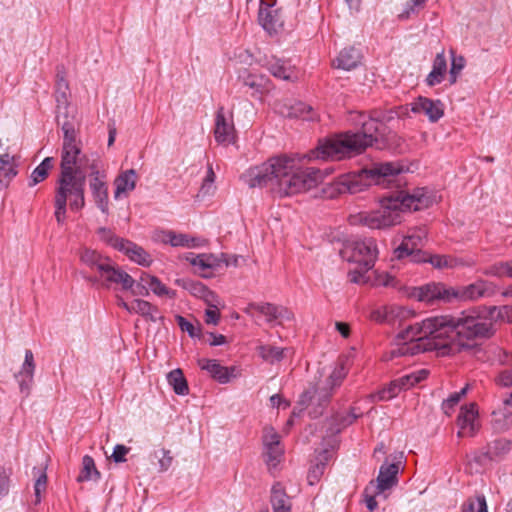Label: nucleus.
Listing matches in <instances>:
<instances>
[{"label": "nucleus", "mask_w": 512, "mask_h": 512, "mask_svg": "<svg viewBox=\"0 0 512 512\" xmlns=\"http://www.w3.org/2000/svg\"><path fill=\"white\" fill-rule=\"evenodd\" d=\"M274 110L288 118H301L306 121H314L317 119V114L314 112L312 106L301 101H276L274 103Z\"/></svg>", "instance_id": "nucleus-16"}, {"label": "nucleus", "mask_w": 512, "mask_h": 512, "mask_svg": "<svg viewBox=\"0 0 512 512\" xmlns=\"http://www.w3.org/2000/svg\"><path fill=\"white\" fill-rule=\"evenodd\" d=\"M469 386L466 385L459 392H455L451 394L446 400L442 403V409L445 414L449 415L453 410L454 406L457 405L460 399L467 393Z\"/></svg>", "instance_id": "nucleus-58"}, {"label": "nucleus", "mask_w": 512, "mask_h": 512, "mask_svg": "<svg viewBox=\"0 0 512 512\" xmlns=\"http://www.w3.org/2000/svg\"><path fill=\"white\" fill-rule=\"evenodd\" d=\"M268 70L277 78L290 80L294 77V68L288 62L281 59H273L268 62Z\"/></svg>", "instance_id": "nucleus-36"}, {"label": "nucleus", "mask_w": 512, "mask_h": 512, "mask_svg": "<svg viewBox=\"0 0 512 512\" xmlns=\"http://www.w3.org/2000/svg\"><path fill=\"white\" fill-rule=\"evenodd\" d=\"M287 348H280L272 345H261L258 347L260 357L271 364L282 361L285 356Z\"/></svg>", "instance_id": "nucleus-41"}, {"label": "nucleus", "mask_w": 512, "mask_h": 512, "mask_svg": "<svg viewBox=\"0 0 512 512\" xmlns=\"http://www.w3.org/2000/svg\"><path fill=\"white\" fill-rule=\"evenodd\" d=\"M90 282L100 281L103 287L120 286L123 290H130L135 280L126 271L117 266L111 259L106 263L98 277H85Z\"/></svg>", "instance_id": "nucleus-10"}, {"label": "nucleus", "mask_w": 512, "mask_h": 512, "mask_svg": "<svg viewBox=\"0 0 512 512\" xmlns=\"http://www.w3.org/2000/svg\"><path fill=\"white\" fill-rule=\"evenodd\" d=\"M398 348L393 350V355H415L430 351L429 340L424 336V320L421 323L408 325L397 335Z\"/></svg>", "instance_id": "nucleus-8"}, {"label": "nucleus", "mask_w": 512, "mask_h": 512, "mask_svg": "<svg viewBox=\"0 0 512 512\" xmlns=\"http://www.w3.org/2000/svg\"><path fill=\"white\" fill-rule=\"evenodd\" d=\"M388 324L392 326H401L404 321L413 316V312L405 307L397 305H387Z\"/></svg>", "instance_id": "nucleus-42"}, {"label": "nucleus", "mask_w": 512, "mask_h": 512, "mask_svg": "<svg viewBox=\"0 0 512 512\" xmlns=\"http://www.w3.org/2000/svg\"><path fill=\"white\" fill-rule=\"evenodd\" d=\"M131 308L132 313L139 314L149 321L156 322L158 319H162L158 308L146 300L135 299L131 303Z\"/></svg>", "instance_id": "nucleus-35"}, {"label": "nucleus", "mask_w": 512, "mask_h": 512, "mask_svg": "<svg viewBox=\"0 0 512 512\" xmlns=\"http://www.w3.org/2000/svg\"><path fill=\"white\" fill-rule=\"evenodd\" d=\"M99 238L101 241L105 242L107 245L113 247L116 250L120 249V246L122 245L124 238L118 237L114 234L113 231L107 228H99L97 231Z\"/></svg>", "instance_id": "nucleus-54"}, {"label": "nucleus", "mask_w": 512, "mask_h": 512, "mask_svg": "<svg viewBox=\"0 0 512 512\" xmlns=\"http://www.w3.org/2000/svg\"><path fill=\"white\" fill-rule=\"evenodd\" d=\"M84 161L88 159L82 153L81 145L62 146L60 174L84 175L82 171Z\"/></svg>", "instance_id": "nucleus-14"}, {"label": "nucleus", "mask_w": 512, "mask_h": 512, "mask_svg": "<svg viewBox=\"0 0 512 512\" xmlns=\"http://www.w3.org/2000/svg\"><path fill=\"white\" fill-rule=\"evenodd\" d=\"M447 72V61L444 50L436 54L433 61L432 70L426 77V84L430 87L440 84Z\"/></svg>", "instance_id": "nucleus-28"}, {"label": "nucleus", "mask_w": 512, "mask_h": 512, "mask_svg": "<svg viewBox=\"0 0 512 512\" xmlns=\"http://www.w3.org/2000/svg\"><path fill=\"white\" fill-rule=\"evenodd\" d=\"M429 375V371L427 369H420L417 371H413L409 374H406L398 379L402 390H407L414 385L420 383L425 380Z\"/></svg>", "instance_id": "nucleus-44"}, {"label": "nucleus", "mask_w": 512, "mask_h": 512, "mask_svg": "<svg viewBox=\"0 0 512 512\" xmlns=\"http://www.w3.org/2000/svg\"><path fill=\"white\" fill-rule=\"evenodd\" d=\"M333 391L334 389L327 383H317L303 392L300 398V404L314 406V409L309 413L311 417L316 418L323 413V409L329 403Z\"/></svg>", "instance_id": "nucleus-12"}, {"label": "nucleus", "mask_w": 512, "mask_h": 512, "mask_svg": "<svg viewBox=\"0 0 512 512\" xmlns=\"http://www.w3.org/2000/svg\"><path fill=\"white\" fill-rule=\"evenodd\" d=\"M403 167L396 162L376 163L369 169H363L359 173H351L340 176L334 183L340 194H356L375 184L383 187H399L402 178Z\"/></svg>", "instance_id": "nucleus-4"}, {"label": "nucleus", "mask_w": 512, "mask_h": 512, "mask_svg": "<svg viewBox=\"0 0 512 512\" xmlns=\"http://www.w3.org/2000/svg\"><path fill=\"white\" fill-rule=\"evenodd\" d=\"M453 287H448L443 283H428L419 287H413L409 296L427 304L439 302H452Z\"/></svg>", "instance_id": "nucleus-11"}, {"label": "nucleus", "mask_w": 512, "mask_h": 512, "mask_svg": "<svg viewBox=\"0 0 512 512\" xmlns=\"http://www.w3.org/2000/svg\"><path fill=\"white\" fill-rule=\"evenodd\" d=\"M457 424L459 426V437H472L475 435L479 428L478 410L475 403H470L461 408L457 417Z\"/></svg>", "instance_id": "nucleus-17"}, {"label": "nucleus", "mask_w": 512, "mask_h": 512, "mask_svg": "<svg viewBox=\"0 0 512 512\" xmlns=\"http://www.w3.org/2000/svg\"><path fill=\"white\" fill-rule=\"evenodd\" d=\"M118 251L124 253L131 261L141 266L148 267L152 263L151 255L144 248L130 240L125 239Z\"/></svg>", "instance_id": "nucleus-23"}, {"label": "nucleus", "mask_w": 512, "mask_h": 512, "mask_svg": "<svg viewBox=\"0 0 512 512\" xmlns=\"http://www.w3.org/2000/svg\"><path fill=\"white\" fill-rule=\"evenodd\" d=\"M400 462L387 463L385 462L379 470V475L374 481L375 493L381 494L398 483Z\"/></svg>", "instance_id": "nucleus-19"}, {"label": "nucleus", "mask_w": 512, "mask_h": 512, "mask_svg": "<svg viewBox=\"0 0 512 512\" xmlns=\"http://www.w3.org/2000/svg\"><path fill=\"white\" fill-rule=\"evenodd\" d=\"M214 137L218 144L229 145L236 142V129L232 114L227 117L223 107H219L215 115Z\"/></svg>", "instance_id": "nucleus-15"}, {"label": "nucleus", "mask_w": 512, "mask_h": 512, "mask_svg": "<svg viewBox=\"0 0 512 512\" xmlns=\"http://www.w3.org/2000/svg\"><path fill=\"white\" fill-rule=\"evenodd\" d=\"M243 84L256 93H262L267 88V79L262 75L247 74L243 76Z\"/></svg>", "instance_id": "nucleus-50"}, {"label": "nucleus", "mask_w": 512, "mask_h": 512, "mask_svg": "<svg viewBox=\"0 0 512 512\" xmlns=\"http://www.w3.org/2000/svg\"><path fill=\"white\" fill-rule=\"evenodd\" d=\"M341 256L348 262L358 265L349 273L350 280L356 284H366L370 281L367 273L373 269L378 257V248L373 238H355L345 242Z\"/></svg>", "instance_id": "nucleus-6"}, {"label": "nucleus", "mask_w": 512, "mask_h": 512, "mask_svg": "<svg viewBox=\"0 0 512 512\" xmlns=\"http://www.w3.org/2000/svg\"><path fill=\"white\" fill-rule=\"evenodd\" d=\"M331 458V453L328 450H323L316 458V463L310 468L308 473V481L310 485L315 484L319 478L323 475L325 466L329 459Z\"/></svg>", "instance_id": "nucleus-39"}, {"label": "nucleus", "mask_w": 512, "mask_h": 512, "mask_svg": "<svg viewBox=\"0 0 512 512\" xmlns=\"http://www.w3.org/2000/svg\"><path fill=\"white\" fill-rule=\"evenodd\" d=\"M18 163L15 156L8 153L0 155V189H5L18 174Z\"/></svg>", "instance_id": "nucleus-25"}, {"label": "nucleus", "mask_w": 512, "mask_h": 512, "mask_svg": "<svg viewBox=\"0 0 512 512\" xmlns=\"http://www.w3.org/2000/svg\"><path fill=\"white\" fill-rule=\"evenodd\" d=\"M426 237L427 231L424 228L410 229L403 237L401 244L394 250L395 257L398 259L411 257L414 262H426L421 251Z\"/></svg>", "instance_id": "nucleus-9"}, {"label": "nucleus", "mask_w": 512, "mask_h": 512, "mask_svg": "<svg viewBox=\"0 0 512 512\" xmlns=\"http://www.w3.org/2000/svg\"><path fill=\"white\" fill-rule=\"evenodd\" d=\"M106 178H90L89 187L94 197L97 207L103 212L108 213L109 198Z\"/></svg>", "instance_id": "nucleus-24"}, {"label": "nucleus", "mask_w": 512, "mask_h": 512, "mask_svg": "<svg viewBox=\"0 0 512 512\" xmlns=\"http://www.w3.org/2000/svg\"><path fill=\"white\" fill-rule=\"evenodd\" d=\"M361 61L360 52L354 47L344 48L340 51L335 60H333V66L337 69L352 70L356 68Z\"/></svg>", "instance_id": "nucleus-26"}, {"label": "nucleus", "mask_w": 512, "mask_h": 512, "mask_svg": "<svg viewBox=\"0 0 512 512\" xmlns=\"http://www.w3.org/2000/svg\"><path fill=\"white\" fill-rule=\"evenodd\" d=\"M511 448L510 441L507 439H497L487 445V450L483 456L493 460L507 453Z\"/></svg>", "instance_id": "nucleus-43"}, {"label": "nucleus", "mask_w": 512, "mask_h": 512, "mask_svg": "<svg viewBox=\"0 0 512 512\" xmlns=\"http://www.w3.org/2000/svg\"><path fill=\"white\" fill-rule=\"evenodd\" d=\"M215 177L216 176L213 171L212 164H208L207 173H206V176L203 180V183H202V185L200 187V191H199L203 196L213 194V192L215 190V186H214Z\"/></svg>", "instance_id": "nucleus-59"}, {"label": "nucleus", "mask_w": 512, "mask_h": 512, "mask_svg": "<svg viewBox=\"0 0 512 512\" xmlns=\"http://www.w3.org/2000/svg\"><path fill=\"white\" fill-rule=\"evenodd\" d=\"M100 477L101 473L96 468L94 459L89 455H85L82 458V468L80 474L77 477V481L86 482L91 480H99Z\"/></svg>", "instance_id": "nucleus-37"}, {"label": "nucleus", "mask_w": 512, "mask_h": 512, "mask_svg": "<svg viewBox=\"0 0 512 512\" xmlns=\"http://www.w3.org/2000/svg\"><path fill=\"white\" fill-rule=\"evenodd\" d=\"M149 279L148 286L157 296H167L174 298L176 293L168 289L157 277H147Z\"/></svg>", "instance_id": "nucleus-57"}, {"label": "nucleus", "mask_w": 512, "mask_h": 512, "mask_svg": "<svg viewBox=\"0 0 512 512\" xmlns=\"http://www.w3.org/2000/svg\"><path fill=\"white\" fill-rule=\"evenodd\" d=\"M256 311L265 316L266 322L269 324H282L284 321L294 319V314L290 309L269 302L261 303V306L256 307Z\"/></svg>", "instance_id": "nucleus-21"}, {"label": "nucleus", "mask_w": 512, "mask_h": 512, "mask_svg": "<svg viewBox=\"0 0 512 512\" xmlns=\"http://www.w3.org/2000/svg\"><path fill=\"white\" fill-rule=\"evenodd\" d=\"M167 381L177 395H187L189 387L181 369L177 368L167 374Z\"/></svg>", "instance_id": "nucleus-38"}, {"label": "nucleus", "mask_w": 512, "mask_h": 512, "mask_svg": "<svg viewBox=\"0 0 512 512\" xmlns=\"http://www.w3.org/2000/svg\"><path fill=\"white\" fill-rule=\"evenodd\" d=\"M187 260L195 267V272L201 277L210 278L213 276V273L209 269V264L206 263L202 254L194 255L191 253V257H187Z\"/></svg>", "instance_id": "nucleus-47"}, {"label": "nucleus", "mask_w": 512, "mask_h": 512, "mask_svg": "<svg viewBox=\"0 0 512 512\" xmlns=\"http://www.w3.org/2000/svg\"><path fill=\"white\" fill-rule=\"evenodd\" d=\"M137 181V173L134 169L126 170L122 173H120L115 181V191H114V197L117 199L122 194H125L127 192H130L135 189Z\"/></svg>", "instance_id": "nucleus-29"}, {"label": "nucleus", "mask_w": 512, "mask_h": 512, "mask_svg": "<svg viewBox=\"0 0 512 512\" xmlns=\"http://www.w3.org/2000/svg\"><path fill=\"white\" fill-rule=\"evenodd\" d=\"M258 21L269 34L276 33L283 25L279 11L263 0L260 3Z\"/></svg>", "instance_id": "nucleus-20"}, {"label": "nucleus", "mask_w": 512, "mask_h": 512, "mask_svg": "<svg viewBox=\"0 0 512 512\" xmlns=\"http://www.w3.org/2000/svg\"><path fill=\"white\" fill-rule=\"evenodd\" d=\"M462 512H488L486 499L483 495L469 498L462 506Z\"/></svg>", "instance_id": "nucleus-53"}, {"label": "nucleus", "mask_w": 512, "mask_h": 512, "mask_svg": "<svg viewBox=\"0 0 512 512\" xmlns=\"http://www.w3.org/2000/svg\"><path fill=\"white\" fill-rule=\"evenodd\" d=\"M410 105L413 113L426 115L432 123L437 122L444 115V106L440 100L419 96Z\"/></svg>", "instance_id": "nucleus-18"}, {"label": "nucleus", "mask_w": 512, "mask_h": 512, "mask_svg": "<svg viewBox=\"0 0 512 512\" xmlns=\"http://www.w3.org/2000/svg\"><path fill=\"white\" fill-rule=\"evenodd\" d=\"M395 118L393 111L371 110L368 114L359 112L352 120L361 126L357 133L345 132L319 141L318 146L302 158L280 155L269 158L261 165L246 170L241 180L249 187H269L279 197H286L316 187L324 178L322 170L303 167L302 160H342L359 154L378 142L385 130V124Z\"/></svg>", "instance_id": "nucleus-1"}, {"label": "nucleus", "mask_w": 512, "mask_h": 512, "mask_svg": "<svg viewBox=\"0 0 512 512\" xmlns=\"http://www.w3.org/2000/svg\"><path fill=\"white\" fill-rule=\"evenodd\" d=\"M452 61H451V68L449 71L450 75V83L454 84L457 81L458 75L461 73L465 66V58L463 56H457L455 55V52L453 49L450 50Z\"/></svg>", "instance_id": "nucleus-55"}, {"label": "nucleus", "mask_w": 512, "mask_h": 512, "mask_svg": "<svg viewBox=\"0 0 512 512\" xmlns=\"http://www.w3.org/2000/svg\"><path fill=\"white\" fill-rule=\"evenodd\" d=\"M47 486V475L45 472H41L36 479L34 484L35 504L40 503L41 493L45 492Z\"/></svg>", "instance_id": "nucleus-64"}, {"label": "nucleus", "mask_w": 512, "mask_h": 512, "mask_svg": "<svg viewBox=\"0 0 512 512\" xmlns=\"http://www.w3.org/2000/svg\"><path fill=\"white\" fill-rule=\"evenodd\" d=\"M63 131V144L62 146L80 145V142L76 140V130L74 124L68 120L67 113L65 112L64 121L61 124Z\"/></svg>", "instance_id": "nucleus-45"}, {"label": "nucleus", "mask_w": 512, "mask_h": 512, "mask_svg": "<svg viewBox=\"0 0 512 512\" xmlns=\"http://www.w3.org/2000/svg\"><path fill=\"white\" fill-rule=\"evenodd\" d=\"M85 180V175L59 174L54 197V215L59 225L65 222L67 205L76 212L84 208Z\"/></svg>", "instance_id": "nucleus-5"}, {"label": "nucleus", "mask_w": 512, "mask_h": 512, "mask_svg": "<svg viewBox=\"0 0 512 512\" xmlns=\"http://www.w3.org/2000/svg\"><path fill=\"white\" fill-rule=\"evenodd\" d=\"M426 261L438 269L454 268L458 265L457 259L446 255H432Z\"/></svg>", "instance_id": "nucleus-56"}, {"label": "nucleus", "mask_w": 512, "mask_h": 512, "mask_svg": "<svg viewBox=\"0 0 512 512\" xmlns=\"http://www.w3.org/2000/svg\"><path fill=\"white\" fill-rule=\"evenodd\" d=\"M262 441L264 447L281 444L280 435L273 427L270 426H267L263 429Z\"/></svg>", "instance_id": "nucleus-62"}, {"label": "nucleus", "mask_w": 512, "mask_h": 512, "mask_svg": "<svg viewBox=\"0 0 512 512\" xmlns=\"http://www.w3.org/2000/svg\"><path fill=\"white\" fill-rule=\"evenodd\" d=\"M402 391L398 379L392 380L386 387L379 391L380 400H390Z\"/></svg>", "instance_id": "nucleus-60"}, {"label": "nucleus", "mask_w": 512, "mask_h": 512, "mask_svg": "<svg viewBox=\"0 0 512 512\" xmlns=\"http://www.w3.org/2000/svg\"><path fill=\"white\" fill-rule=\"evenodd\" d=\"M510 308L504 306L498 310L493 306L488 309L490 318L481 314L479 309L465 310L454 316L456 323V342L450 346V352H461L476 347V340L489 338L494 334L492 318L502 316V311L508 312Z\"/></svg>", "instance_id": "nucleus-3"}, {"label": "nucleus", "mask_w": 512, "mask_h": 512, "mask_svg": "<svg viewBox=\"0 0 512 512\" xmlns=\"http://www.w3.org/2000/svg\"><path fill=\"white\" fill-rule=\"evenodd\" d=\"M496 291L497 287L493 282L478 279L466 286L453 287L452 301L454 299L460 301H477L481 298L495 295Z\"/></svg>", "instance_id": "nucleus-13"}, {"label": "nucleus", "mask_w": 512, "mask_h": 512, "mask_svg": "<svg viewBox=\"0 0 512 512\" xmlns=\"http://www.w3.org/2000/svg\"><path fill=\"white\" fill-rule=\"evenodd\" d=\"M378 494L375 493L374 480L370 481L369 485L364 489L363 496L365 500L366 507L373 511L377 508L378 503L375 497Z\"/></svg>", "instance_id": "nucleus-61"}, {"label": "nucleus", "mask_w": 512, "mask_h": 512, "mask_svg": "<svg viewBox=\"0 0 512 512\" xmlns=\"http://www.w3.org/2000/svg\"><path fill=\"white\" fill-rule=\"evenodd\" d=\"M79 258L83 265L87 266L89 269L97 272L98 274L110 260V258L101 255L96 250H92L86 247L79 251Z\"/></svg>", "instance_id": "nucleus-27"}, {"label": "nucleus", "mask_w": 512, "mask_h": 512, "mask_svg": "<svg viewBox=\"0 0 512 512\" xmlns=\"http://www.w3.org/2000/svg\"><path fill=\"white\" fill-rule=\"evenodd\" d=\"M430 199L422 192L408 194L404 190L391 192L380 200V208L360 212L350 217L351 224H361L371 229H385L402 222V212L418 211L428 207Z\"/></svg>", "instance_id": "nucleus-2"}, {"label": "nucleus", "mask_w": 512, "mask_h": 512, "mask_svg": "<svg viewBox=\"0 0 512 512\" xmlns=\"http://www.w3.org/2000/svg\"><path fill=\"white\" fill-rule=\"evenodd\" d=\"M199 365L201 369L206 370L218 382L223 384L229 382L231 377L229 369L222 366L217 360L201 359Z\"/></svg>", "instance_id": "nucleus-31"}, {"label": "nucleus", "mask_w": 512, "mask_h": 512, "mask_svg": "<svg viewBox=\"0 0 512 512\" xmlns=\"http://www.w3.org/2000/svg\"><path fill=\"white\" fill-rule=\"evenodd\" d=\"M53 166V157H46L43 159V161L32 171L29 180V186L32 187L44 181L48 177L49 172L52 170Z\"/></svg>", "instance_id": "nucleus-40"}, {"label": "nucleus", "mask_w": 512, "mask_h": 512, "mask_svg": "<svg viewBox=\"0 0 512 512\" xmlns=\"http://www.w3.org/2000/svg\"><path fill=\"white\" fill-rule=\"evenodd\" d=\"M427 0H408L403 11L398 15L399 19L407 20L418 14L425 6Z\"/></svg>", "instance_id": "nucleus-52"}, {"label": "nucleus", "mask_w": 512, "mask_h": 512, "mask_svg": "<svg viewBox=\"0 0 512 512\" xmlns=\"http://www.w3.org/2000/svg\"><path fill=\"white\" fill-rule=\"evenodd\" d=\"M492 425L497 431H504L512 426V406L503 402L502 406L492 413Z\"/></svg>", "instance_id": "nucleus-32"}, {"label": "nucleus", "mask_w": 512, "mask_h": 512, "mask_svg": "<svg viewBox=\"0 0 512 512\" xmlns=\"http://www.w3.org/2000/svg\"><path fill=\"white\" fill-rule=\"evenodd\" d=\"M176 284L200 299L208 288L203 283L191 279H177Z\"/></svg>", "instance_id": "nucleus-48"}, {"label": "nucleus", "mask_w": 512, "mask_h": 512, "mask_svg": "<svg viewBox=\"0 0 512 512\" xmlns=\"http://www.w3.org/2000/svg\"><path fill=\"white\" fill-rule=\"evenodd\" d=\"M358 415L354 414L353 411L346 416L337 415L332 421L336 422L335 426L331 423V427L328 429V433L330 435H335L341 432V430L349 425H351L356 419Z\"/></svg>", "instance_id": "nucleus-49"}, {"label": "nucleus", "mask_w": 512, "mask_h": 512, "mask_svg": "<svg viewBox=\"0 0 512 512\" xmlns=\"http://www.w3.org/2000/svg\"><path fill=\"white\" fill-rule=\"evenodd\" d=\"M347 373L348 369L346 368L344 361H341L335 366L329 377L324 382L331 386V388L335 389L341 385Z\"/></svg>", "instance_id": "nucleus-46"}, {"label": "nucleus", "mask_w": 512, "mask_h": 512, "mask_svg": "<svg viewBox=\"0 0 512 512\" xmlns=\"http://www.w3.org/2000/svg\"><path fill=\"white\" fill-rule=\"evenodd\" d=\"M163 242L169 243L173 247H197L202 245L204 240L200 238L189 237L187 234H176L173 231H168L164 234Z\"/></svg>", "instance_id": "nucleus-33"}, {"label": "nucleus", "mask_w": 512, "mask_h": 512, "mask_svg": "<svg viewBox=\"0 0 512 512\" xmlns=\"http://www.w3.org/2000/svg\"><path fill=\"white\" fill-rule=\"evenodd\" d=\"M496 385L504 388H512V368L501 370L495 377Z\"/></svg>", "instance_id": "nucleus-63"}, {"label": "nucleus", "mask_w": 512, "mask_h": 512, "mask_svg": "<svg viewBox=\"0 0 512 512\" xmlns=\"http://www.w3.org/2000/svg\"><path fill=\"white\" fill-rule=\"evenodd\" d=\"M270 502L273 508V512L291 511L292 505L290 498L280 483H276L272 486Z\"/></svg>", "instance_id": "nucleus-30"}, {"label": "nucleus", "mask_w": 512, "mask_h": 512, "mask_svg": "<svg viewBox=\"0 0 512 512\" xmlns=\"http://www.w3.org/2000/svg\"><path fill=\"white\" fill-rule=\"evenodd\" d=\"M69 84L66 80L64 73H57L56 80V90H55V99L57 102L58 112L63 108L65 111L68 109L69 105Z\"/></svg>", "instance_id": "nucleus-34"}, {"label": "nucleus", "mask_w": 512, "mask_h": 512, "mask_svg": "<svg viewBox=\"0 0 512 512\" xmlns=\"http://www.w3.org/2000/svg\"><path fill=\"white\" fill-rule=\"evenodd\" d=\"M35 362L31 350L25 351V359L22 364L21 370L15 375L20 392L25 396L30 394V389L34 380Z\"/></svg>", "instance_id": "nucleus-22"}, {"label": "nucleus", "mask_w": 512, "mask_h": 512, "mask_svg": "<svg viewBox=\"0 0 512 512\" xmlns=\"http://www.w3.org/2000/svg\"><path fill=\"white\" fill-rule=\"evenodd\" d=\"M283 453L281 444L264 447L265 462L269 467L274 468L280 463Z\"/></svg>", "instance_id": "nucleus-51"}, {"label": "nucleus", "mask_w": 512, "mask_h": 512, "mask_svg": "<svg viewBox=\"0 0 512 512\" xmlns=\"http://www.w3.org/2000/svg\"><path fill=\"white\" fill-rule=\"evenodd\" d=\"M424 336L429 340L431 350L442 355H454L450 346L456 342V323L453 315H440L424 320Z\"/></svg>", "instance_id": "nucleus-7"}]
</instances>
